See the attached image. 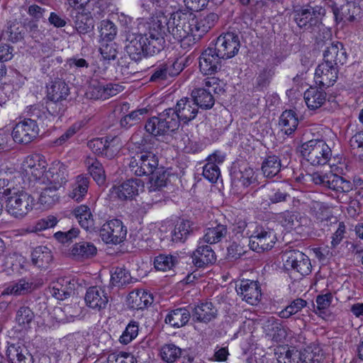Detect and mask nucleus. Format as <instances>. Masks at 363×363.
<instances>
[{
	"mask_svg": "<svg viewBox=\"0 0 363 363\" xmlns=\"http://www.w3.org/2000/svg\"><path fill=\"white\" fill-rule=\"evenodd\" d=\"M159 20L164 19L166 28L174 39L184 49H188L196 43L194 13L187 9H179L171 13L168 18L163 13L156 15Z\"/></svg>",
	"mask_w": 363,
	"mask_h": 363,
	"instance_id": "1",
	"label": "nucleus"
},
{
	"mask_svg": "<svg viewBox=\"0 0 363 363\" xmlns=\"http://www.w3.org/2000/svg\"><path fill=\"white\" fill-rule=\"evenodd\" d=\"M138 133H135L130 138L135 146V154L129 163L130 172L138 177L149 176L155 172L159 167L157 148L155 142L143 138L137 140Z\"/></svg>",
	"mask_w": 363,
	"mask_h": 363,
	"instance_id": "2",
	"label": "nucleus"
},
{
	"mask_svg": "<svg viewBox=\"0 0 363 363\" xmlns=\"http://www.w3.org/2000/svg\"><path fill=\"white\" fill-rule=\"evenodd\" d=\"M3 194L6 198L7 212L16 218H22L30 211L34 205L33 196L23 190L7 188Z\"/></svg>",
	"mask_w": 363,
	"mask_h": 363,
	"instance_id": "3",
	"label": "nucleus"
},
{
	"mask_svg": "<svg viewBox=\"0 0 363 363\" xmlns=\"http://www.w3.org/2000/svg\"><path fill=\"white\" fill-rule=\"evenodd\" d=\"M301 155L312 165H324L332 156V150L326 142L318 136L303 143L301 145Z\"/></svg>",
	"mask_w": 363,
	"mask_h": 363,
	"instance_id": "4",
	"label": "nucleus"
},
{
	"mask_svg": "<svg viewBox=\"0 0 363 363\" xmlns=\"http://www.w3.org/2000/svg\"><path fill=\"white\" fill-rule=\"evenodd\" d=\"M165 20H159L157 16L151 18L147 33L143 35L145 40V52L147 56L153 55L161 52L165 47L164 36L166 28L163 27Z\"/></svg>",
	"mask_w": 363,
	"mask_h": 363,
	"instance_id": "5",
	"label": "nucleus"
},
{
	"mask_svg": "<svg viewBox=\"0 0 363 363\" xmlns=\"http://www.w3.org/2000/svg\"><path fill=\"white\" fill-rule=\"evenodd\" d=\"M325 13V10L321 6L307 5L294 10V21L300 28L313 31L320 25Z\"/></svg>",
	"mask_w": 363,
	"mask_h": 363,
	"instance_id": "6",
	"label": "nucleus"
},
{
	"mask_svg": "<svg viewBox=\"0 0 363 363\" xmlns=\"http://www.w3.org/2000/svg\"><path fill=\"white\" fill-rule=\"evenodd\" d=\"M145 130L154 136L167 135L174 132L179 128L177 120L172 118L168 108L160 113L158 116L150 118L145 124Z\"/></svg>",
	"mask_w": 363,
	"mask_h": 363,
	"instance_id": "7",
	"label": "nucleus"
},
{
	"mask_svg": "<svg viewBox=\"0 0 363 363\" xmlns=\"http://www.w3.org/2000/svg\"><path fill=\"white\" fill-rule=\"evenodd\" d=\"M240 31L234 28H230L228 31L223 33L214 45L219 55L226 60L236 55L240 48Z\"/></svg>",
	"mask_w": 363,
	"mask_h": 363,
	"instance_id": "8",
	"label": "nucleus"
},
{
	"mask_svg": "<svg viewBox=\"0 0 363 363\" xmlns=\"http://www.w3.org/2000/svg\"><path fill=\"white\" fill-rule=\"evenodd\" d=\"M284 267L291 273L306 276L311 272V260L307 255L299 250H289L282 256Z\"/></svg>",
	"mask_w": 363,
	"mask_h": 363,
	"instance_id": "9",
	"label": "nucleus"
},
{
	"mask_svg": "<svg viewBox=\"0 0 363 363\" xmlns=\"http://www.w3.org/2000/svg\"><path fill=\"white\" fill-rule=\"evenodd\" d=\"M249 238L250 248L258 253L270 250L276 242V236L272 231L257 223Z\"/></svg>",
	"mask_w": 363,
	"mask_h": 363,
	"instance_id": "10",
	"label": "nucleus"
},
{
	"mask_svg": "<svg viewBox=\"0 0 363 363\" xmlns=\"http://www.w3.org/2000/svg\"><path fill=\"white\" fill-rule=\"evenodd\" d=\"M39 133L37 122L33 118H25L13 128L11 136L15 143L27 145L34 140Z\"/></svg>",
	"mask_w": 363,
	"mask_h": 363,
	"instance_id": "11",
	"label": "nucleus"
},
{
	"mask_svg": "<svg viewBox=\"0 0 363 363\" xmlns=\"http://www.w3.org/2000/svg\"><path fill=\"white\" fill-rule=\"evenodd\" d=\"M126 234V227L119 219H112L106 222L99 230L101 240L106 244H119L124 240Z\"/></svg>",
	"mask_w": 363,
	"mask_h": 363,
	"instance_id": "12",
	"label": "nucleus"
},
{
	"mask_svg": "<svg viewBox=\"0 0 363 363\" xmlns=\"http://www.w3.org/2000/svg\"><path fill=\"white\" fill-rule=\"evenodd\" d=\"M219 54L214 46L208 47L201 52L199 64L200 71L203 74L211 75L220 70L222 63L226 59Z\"/></svg>",
	"mask_w": 363,
	"mask_h": 363,
	"instance_id": "13",
	"label": "nucleus"
},
{
	"mask_svg": "<svg viewBox=\"0 0 363 363\" xmlns=\"http://www.w3.org/2000/svg\"><path fill=\"white\" fill-rule=\"evenodd\" d=\"M170 113H172V118L177 120L178 128L180 122L187 124L194 119L198 113L199 109L196 104L191 98H183L177 101L174 108H168Z\"/></svg>",
	"mask_w": 363,
	"mask_h": 363,
	"instance_id": "14",
	"label": "nucleus"
},
{
	"mask_svg": "<svg viewBox=\"0 0 363 363\" xmlns=\"http://www.w3.org/2000/svg\"><path fill=\"white\" fill-rule=\"evenodd\" d=\"M144 187V182L137 178H131L118 185H114L110 190L111 195L121 201L132 200L138 195L140 189Z\"/></svg>",
	"mask_w": 363,
	"mask_h": 363,
	"instance_id": "15",
	"label": "nucleus"
},
{
	"mask_svg": "<svg viewBox=\"0 0 363 363\" xmlns=\"http://www.w3.org/2000/svg\"><path fill=\"white\" fill-rule=\"evenodd\" d=\"M323 60L337 66L340 69L346 64L347 53L343 44L339 41L330 42L323 51Z\"/></svg>",
	"mask_w": 363,
	"mask_h": 363,
	"instance_id": "16",
	"label": "nucleus"
},
{
	"mask_svg": "<svg viewBox=\"0 0 363 363\" xmlns=\"http://www.w3.org/2000/svg\"><path fill=\"white\" fill-rule=\"evenodd\" d=\"M340 69L337 66L323 62L318 65L315 72V79L320 87L328 88L333 86L338 78Z\"/></svg>",
	"mask_w": 363,
	"mask_h": 363,
	"instance_id": "17",
	"label": "nucleus"
},
{
	"mask_svg": "<svg viewBox=\"0 0 363 363\" xmlns=\"http://www.w3.org/2000/svg\"><path fill=\"white\" fill-rule=\"evenodd\" d=\"M67 172L65 166L60 162H54L48 170H45L40 183L57 188L67 182Z\"/></svg>",
	"mask_w": 363,
	"mask_h": 363,
	"instance_id": "18",
	"label": "nucleus"
},
{
	"mask_svg": "<svg viewBox=\"0 0 363 363\" xmlns=\"http://www.w3.org/2000/svg\"><path fill=\"white\" fill-rule=\"evenodd\" d=\"M328 7L331 9L336 22H352L360 12V7L354 1H347L338 6L333 1L328 4Z\"/></svg>",
	"mask_w": 363,
	"mask_h": 363,
	"instance_id": "19",
	"label": "nucleus"
},
{
	"mask_svg": "<svg viewBox=\"0 0 363 363\" xmlns=\"http://www.w3.org/2000/svg\"><path fill=\"white\" fill-rule=\"evenodd\" d=\"M236 291L242 299L251 305H257L260 301L262 294L259 283L252 280H242L236 286Z\"/></svg>",
	"mask_w": 363,
	"mask_h": 363,
	"instance_id": "20",
	"label": "nucleus"
},
{
	"mask_svg": "<svg viewBox=\"0 0 363 363\" xmlns=\"http://www.w3.org/2000/svg\"><path fill=\"white\" fill-rule=\"evenodd\" d=\"M145 40L141 34L128 33L126 35L125 50L131 60L139 61L145 56Z\"/></svg>",
	"mask_w": 363,
	"mask_h": 363,
	"instance_id": "21",
	"label": "nucleus"
},
{
	"mask_svg": "<svg viewBox=\"0 0 363 363\" xmlns=\"http://www.w3.org/2000/svg\"><path fill=\"white\" fill-rule=\"evenodd\" d=\"M48 164L45 157L40 154H32L25 157L22 163L23 169L30 174L35 180L40 182Z\"/></svg>",
	"mask_w": 363,
	"mask_h": 363,
	"instance_id": "22",
	"label": "nucleus"
},
{
	"mask_svg": "<svg viewBox=\"0 0 363 363\" xmlns=\"http://www.w3.org/2000/svg\"><path fill=\"white\" fill-rule=\"evenodd\" d=\"M182 71L181 65L174 62H164L154 67L149 81L160 83L177 76Z\"/></svg>",
	"mask_w": 363,
	"mask_h": 363,
	"instance_id": "23",
	"label": "nucleus"
},
{
	"mask_svg": "<svg viewBox=\"0 0 363 363\" xmlns=\"http://www.w3.org/2000/svg\"><path fill=\"white\" fill-rule=\"evenodd\" d=\"M84 300L89 308L100 311L106 307L108 303V296L104 289L95 286L89 287L86 290Z\"/></svg>",
	"mask_w": 363,
	"mask_h": 363,
	"instance_id": "24",
	"label": "nucleus"
},
{
	"mask_svg": "<svg viewBox=\"0 0 363 363\" xmlns=\"http://www.w3.org/2000/svg\"><path fill=\"white\" fill-rule=\"evenodd\" d=\"M199 240L196 250L193 252V263L196 267H204L216 261V255L211 247Z\"/></svg>",
	"mask_w": 363,
	"mask_h": 363,
	"instance_id": "25",
	"label": "nucleus"
},
{
	"mask_svg": "<svg viewBox=\"0 0 363 363\" xmlns=\"http://www.w3.org/2000/svg\"><path fill=\"white\" fill-rule=\"evenodd\" d=\"M193 320L199 323H208L218 316V309L210 301L201 302L191 312Z\"/></svg>",
	"mask_w": 363,
	"mask_h": 363,
	"instance_id": "26",
	"label": "nucleus"
},
{
	"mask_svg": "<svg viewBox=\"0 0 363 363\" xmlns=\"http://www.w3.org/2000/svg\"><path fill=\"white\" fill-rule=\"evenodd\" d=\"M266 330L267 335L272 337V340L277 342H284L289 331H290L288 327L282 325L281 321L274 317H271L267 320Z\"/></svg>",
	"mask_w": 363,
	"mask_h": 363,
	"instance_id": "27",
	"label": "nucleus"
},
{
	"mask_svg": "<svg viewBox=\"0 0 363 363\" xmlns=\"http://www.w3.org/2000/svg\"><path fill=\"white\" fill-rule=\"evenodd\" d=\"M152 302V294L140 289L131 291L128 296V304L133 310H143L150 306Z\"/></svg>",
	"mask_w": 363,
	"mask_h": 363,
	"instance_id": "28",
	"label": "nucleus"
},
{
	"mask_svg": "<svg viewBox=\"0 0 363 363\" xmlns=\"http://www.w3.org/2000/svg\"><path fill=\"white\" fill-rule=\"evenodd\" d=\"M69 95L68 84L61 79H57L48 86L47 96L50 101H66Z\"/></svg>",
	"mask_w": 363,
	"mask_h": 363,
	"instance_id": "29",
	"label": "nucleus"
},
{
	"mask_svg": "<svg viewBox=\"0 0 363 363\" xmlns=\"http://www.w3.org/2000/svg\"><path fill=\"white\" fill-rule=\"evenodd\" d=\"M195 36L201 37L213 28L218 21V16L216 13H209L205 16L201 15L199 18L194 14Z\"/></svg>",
	"mask_w": 363,
	"mask_h": 363,
	"instance_id": "30",
	"label": "nucleus"
},
{
	"mask_svg": "<svg viewBox=\"0 0 363 363\" xmlns=\"http://www.w3.org/2000/svg\"><path fill=\"white\" fill-rule=\"evenodd\" d=\"M97 253L96 246L90 242H79L75 243L71 249V255L78 261L94 257Z\"/></svg>",
	"mask_w": 363,
	"mask_h": 363,
	"instance_id": "31",
	"label": "nucleus"
},
{
	"mask_svg": "<svg viewBox=\"0 0 363 363\" xmlns=\"http://www.w3.org/2000/svg\"><path fill=\"white\" fill-rule=\"evenodd\" d=\"M191 99L196 104L198 109L199 108L204 110L211 109L215 104V99L211 91L205 88H198L192 90Z\"/></svg>",
	"mask_w": 363,
	"mask_h": 363,
	"instance_id": "32",
	"label": "nucleus"
},
{
	"mask_svg": "<svg viewBox=\"0 0 363 363\" xmlns=\"http://www.w3.org/2000/svg\"><path fill=\"white\" fill-rule=\"evenodd\" d=\"M193 231L192 222L182 219L178 221L172 230L169 235L170 240L173 242H183Z\"/></svg>",
	"mask_w": 363,
	"mask_h": 363,
	"instance_id": "33",
	"label": "nucleus"
},
{
	"mask_svg": "<svg viewBox=\"0 0 363 363\" xmlns=\"http://www.w3.org/2000/svg\"><path fill=\"white\" fill-rule=\"evenodd\" d=\"M51 250L46 246H38L31 253L33 265L40 269H46L52 260Z\"/></svg>",
	"mask_w": 363,
	"mask_h": 363,
	"instance_id": "34",
	"label": "nucleus"
},
{
	"mask_svg": "<svg viewBox=\"0 0 363 363\" xmlns=\"http://www.w3.org/2000/svg\"><path fill=\"white\" fill-rule=\"evenodd\" d=\"M191 313L185 308L171 311L165 317L164 322L174 328L184 326L189 320Z\"/></svg>",
	"mask_w": 363,
	"mask_h": 363,
	"instance_id": "35",
	"label": "nucleus"
},
{
	"mask_svg": "<svg viewBox=\"0 0 363 363\" xmlns=\"http://www.w3.org/2000/svg\"><path fill=\"white\" fill-rule=\"evenodd\" d=\"M6 356L10 363H33V356L28 350L14 344L8 347Z\"/></svg>",
	"mask_w": 363,
	"mask_h": 363,
	"instance_id": "36",
	"label": "nucleus"
},
{
	"mask_svg": "<svg viewBox=\"0 0 363 363\" xmlns=\"http://www.w3.org/2000/svg\"><path fill=\"white\" fill-rule=\"evenodd\" d=\"M326 93L323 89L310 88L304 93V99L308 108L315 110L321 107L326 101Z\"/></svg>",
	"mask_w": 363,
	"mask_h": 363,
	"instance_id": "37",
	"label": "nucleus"
},
{
	"mask_svg": "<svg viewBox=\"0 0 363 363\" xmlns=\"http://www.w3.org/2000/svg\"><path fill=\"white\" fill-rule=\"evenodd\" d=\"M74 214L82 228L89 232L95 230L93 216L87 206L82 205L77 207L74 211Z\"/></svg>",
	"mask_w": 363,
	"mask_h": 363,
	"instance_id": "38",
	"label": "nucleus"
},
{
	"mask_svg": "<svg viewBox=\"0 0 363 363\" xmlns=\"http://www.w3.org/2000/svg\"><path fill=\"white\" fill-rule=\"evenodd\" d=\"M227 233L226 225L217 224L215 227L206 229L204 235L200 240L209 245L216 244L220 242L227 235Z\"/></svg>",
	"mask_w": 363,
	"mask_h": 363,
	"instance_id": "39",
	"label": "nucleus"
},
{
	"mask_svg": "<svg viewBox=\"0 0 363 363\" xmlns=\"http://www.w3.org/2000/svg\"><path fill=\"white\" fill-rule=\"evenodd\" d=\"M298 124V118L293 110L284 111L279 118V125L286 135H291L297 128Z\"/></svg>",
	"mask_w": 363,
	"mask_h": 363,
	"instance_id": "40",
	"label": "nucleus"
},
{
	"mask_svg": "<svg viewBox=\"0 0 363 363\" xmlns=\"http://www.w3.org/2000/svg\"><path fill=\"white\" fill-rule=\"evenodd\" d=\"M281 160L277 155H272L267 156L262 163L261 169L264 177L273 178L277 176L281 169Z\"/></svg>",
	"mask_w": 363,
	"mask_h": 363,
	"instance_id": "41",
	"label": "nucleus"
},
{
	"mask_svg": "<svg viewBox=\"0 0 363 363\" xmlns=\"http://www.w3.org/2000/svg\"><path fill=\"white\" fill-rule=\"evenodd\" d=\"M223 160L216 154L208 157V162L203 167V176L212 183L217 182L220 174V169L216 162L220 163Z\"/></svg>",
	"mask_w": 363,
	"mask_h": 363,
	"instance_id": "42",
	"label": "nucleus"
},
{
	"mask_svg": "<svg viewBox=\"0 0 363 363\" xmlns=\"http://www.w3.org/2000/svg\"><path fill=\"white\" fill-rule=\"evenodd\" d=\"M85 162L94 180L99 186L104 185L106 183V176L102 164L96 158L90 157H88Z\"/></svg>",
	"mask_w": 363,
	"mask_h": 363,
	"instance_id": "43",
	"label": "nucleus"
},
{
	"mask_svg": "<svg viewBox=\"0 0 363 363\" xmlns=\"http://www.w3.org/2000/svg\"><path fill=\"white\" fill-rule=\"evenodd\" d=\"M33 289V283L26 279H21L11 283L2 292L4 295L22 296L30 293Z\"/></svg>",
	"mask_w": 363,
	"mask_h": 363,
	"instance_id": "44",
	"label": "nucleus"
},
{
	"mask_svg": "<svg viewBox=\"0 0 363 363\" xmlns=\"http://www.w3.org/2000/svg\"><path fill=\"white\" fill-rule=\"evenodd\" d=\"M326 188L336 192H348L352 189V184L342 177L329 172Z\"/></svg>",
	"mask_w": 363,
	"mask_h": 363,
	"instance_id": "45",
	"label": "nucleus"
},
{
	"mask_svg": "<svg viewBox=\"0 0 363 363\" xmlns=\"http://www.w3.org/2000/svg\"><path fill=\"white\" fill-rule=\"evenodd\" d=\"M160 356L163 361L167 363H174L183 356V350L173 343L165 344L160 349Z\"/></svg>",
	"mask_w": 363,
	"mask_h": 363,
	"instance_id": "46",
	"label": "nucleus"
},
{
	"mask_svg": "<svg viewBox=\"0 0 363 363\" xmlns=\"http://www.w3.org/2000/svg\"><path fill=\"white\" fill-rule=\"evenodd\" d=\"M89 184V177L84 175L77 176L74 188L69 194V196L77 201H82L87 193Z\"/></svg>",
	"mask_w": 363,
	"mask_h": 363,
	"instance_id": "47",
	"label": "nucleus"
},
{
	"mask_svg": "<svg viewBox=\"0 0 363 363\" xmlns=\"http://www.w3.org/2000/svg\"><path fill=\"white\" fill-rule=\"evenodd\" d=\"M150 179V191H156L165 186L170 175L169 171L164 169L163 167H157Z\"/></svg>",
	"mask_w": 363,
	"mask_h": 363,
	"instance_id": "48",
	"label": "nucleus"
},
{
	"mask_svg": "<svg viewBox=\"0 0 363 363\" xmlns=\"http://www.w3.org/2000/svg\"><path fill=\"white\" fill-rule=\"evenodd\" d=\"M24 33V27L21 22L15 20L7 23V28L2 35H7V39L12 43H16L23 38Z\"/></svg>",
	"mask_w": 363,
	"mask_h": 363,
	"instance_id": "49",
	"label": "nucleus"
},
{
	"mask_svg": "<svg viewBox=\"0 0 363 363\" xmlns=\"http://www.w3.org/2000/svg\"><path fill=\"white\" fill-rule=\"evenodd\" d=\"M177 263L178 257L172 255L160 254L154 259L155 268L160 271L172 269Z\"/></svg>",
	"mask_w": 363,
	"mask_h": 363,
	"instance_id": "50",
	"label": "nucleus"
},
{
	"mask_svg": "<svg viewBox=\"0 0 363 363\" xmlns=\"http://www.w3.org/2000/svg\"><path fill=\"white\" fill-rule=\"evenodd\" d=\"M58 189L57 187L47 185L40 193V203L48 208L55 204L59 199Z\"/></svg>",
	"mask_w": 363,
	"mask_h": 363,
	"instance_id": "51",
	"label": "nucleus"
},
{
	"mask_svg": "<svg viewBox=\"0 0 363 363\" xmlns=\"http://www.w3.org/2000/svg\"><path fill=\"white\" fill-rule=\"evenodd\" d=\"M307 306V301L303 298H296L292 301L289 305L285 307L282 311L278 313V316L281 318L287 319L291 315L298 313Z\"/></svg>",
	"mask_w": 363,
	"mask_h": 363,
	"instance_id": "52",
	"label": "nucleus"
},
{
	"mask_svg": "<svg viewBox=\"0 0 363 363\" xmlns=\"http://www.w3.org/2000/svg\"><path fill=\"white\" fill-rule=\"evenodd\" d=\"M132 277L128 271L123 267H117L111 274V284L114 286L121 287L130 283Z\"/></svg>",
	"mask_w": 363,
	"mask_h": 363,
	"instance_id": "53",
	"label": "nucleus"
},
{
	"mask_svg": "<svg viewBox=\"0 0 363 363\" xmlns=\"http://www.w3.org/2000/svg\"><path fill=\"white\" fill-rule=\"evenodd\" d=\"M74 28L79 34H86L94 28L93 19L85 14L78 13L75 16Z\"/></svg>",
	"mask_w": 363,
	"mask_h": 363,
	"instance_id": "54",
	"label": "nucleus"
},
{
	"mask_svg": "<svg viewBox=\"0 0 363 363\" xmlns=\"http://www.w3.org/2000/svg\"><path fill=\"white\" fill-rule=\"evenodd\" d=\"M147 112L146 108H140L132 111L129 114L123 116L120 121L121 127L128 128L138 123L143 115Z\"/></svg>",
	"mask_w": 363,
	"mask_h": 363,
	"instance_id": "55",
	"label": "nucleus"
},
{
	"mask_svg": "<svg viewBox=\"0 0 363 363\" xmlns=\"http://www.w3.org/2000/svg\"><path fill=\"white\" fill-rule=\"evenodd\" d=\"M100 36L103 40L112 41L116 35L117 28L109 20H103L100 24Z\"/></svg>",
	"mask_w": 363,
	"mask_h": 363,
	"instance_id": "56",
	"label": "nucleus"
},
{
	"mask_svg": "<svg viewBox=\"0 0 363 363\" xmlns=\"http://www.w3.org/2000/svg\"><path fill=\"white\" fill-rule=\"evenodd\" d=\"M256 228H257V222L247 223L245 220H240L235 224L233 231L236 235L240 234L242 238L249 239L250 234Z\"/></svg>",
	"mask_w": 363,
	"mask_h": 363,
	"instance_id": "57",
	"label": "nucleus"
},
{
	"mask_svg": "<svg viewBox=\"0 0 363 363\" xmlns=\"http://www.w3.org/2000/svg\"><path fill=\"white\" fill-rule=\"evenodd\" d=\"M138 323L136 321H130L121 335L119 338L120 342L123 345H128L138 336Z\"/></svg>",
	"mask_w": 363,
	"mask_h": 363,
	"instance_id": "58",
	"label": "nucleus"
},
{
	"mask_svg": "<svg viewBox=\"0 0 363 363\" xmlns=\"http://www.w3.org/2000/svg\"><path fill=\"white\" fill-rule=\"evenodd\" d=\"M34 313L28 306H21L17 311L16 320L19 325H29L34 318Z\"/></svg>",
	"mask_w": 363,
	"mask_h": 363,
	"instance_id": "59",
	"label": "nucleus"
},
{
	"mask_svg": "<svg viewBox=\"0 0 363 363\" xmlns=\"http://www.w3.org/2000/svg\"><path fill=\"white\" fill-rule=\"evenodd\" d=\"M100 53L104 60H113L118 54L117 45L112 41L103 44L100 48Z\"/></svg>",
	"mask_w": 363,
	"mask_h": 363,
	"instance_id": "60",
	"label": "nucleus"
},
{
	"mask_svg": "<svg viewBox=\"0 0 363 363\" xmlns=\"http://www.w3.org/2000/svg\"><path fill=\"white\" fill-rule=\"evenodd\" d=\"M104 84L94 82L89 86V91L87 95L92 99H107V95L105 94Z\"/></svg>",
	"mask_w": 363,
	"mask_h": 363,
	"instance_id": "61",
	"label": "nucleus"
},
{
	"mask_svg": "<svg viewBox=\"0 0 363 363\" xmlns=\"http://www.w3.org/2000/svg\"><path fill=\"white\" fill-rule=\"evenodd\" d=\"M67 109V100L62 101H50L47 104L48 111L54 116H62Z\"/></svg>",
	"mask_w": 363,
	"mask_h": 363,
	"instance_id": "62",
	"label": "nucleus"
},
{
	"mask_svg": "<svg viewBox=\"0 0 363 363\" xmlns=\"http://www.w3.org/2000/svg\"><path fill=\"white\" fill-rule=\"evenodd\" d=\"M50 292L53 297L59 300H64L70 295L67 286H65L59 281L52 284V286L50 287Z\"/></svg>",
	"mask_w": 363,
	"mask_h": 363,
	"instance_id": "63",
	"label": "nucleus"
},
{
	"mask_svg": "<svg viewBox=\"0 0 363 363\" xmlns=\"http://www.w3.org/2000/svg\"><path fill=\"white\" fill-rule=\"evenodd\" d=\"M108 363H137L135 357L127 352L113 353L108 357Z\"/></svg>",
	"mask_w": 363,
	"mask_h": 363,
	"instance_id": "64",
	"label": "nucleus"
}]
</instances>
